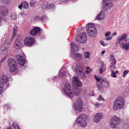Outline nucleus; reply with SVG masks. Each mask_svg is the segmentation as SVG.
Segmentation results:
<instances>
[{"label":"nucleus","instance_id":"f257e3e1","mask_svg":"<svg viewBox=\"0 0 129 129\" xmlns=\"http://www.w3.org/2000/svg\"><path fill=\"white\" fill-rule=\"evenodd\" d=\"M11 41L8 40L7 39L6 40L5 43L1 47L0 54L2 55H4V57L1 59L0 61L1 63L2 62L6 59L8 55L7 53L8 51V48L9 47L10 43Z\"/></svg>","mask_w":129,"mask_h":129},{"label":"nucleus","instance_id":"603ef678","mask_svg":"<svg viewBox=\"0 0 129 129\" xmlns=\"http://www.w3.org/2000/svg\"><path fill=\"white\" fill-rule=\"evenodd\" d=\"M5 38H2V39L1 40L2 41H4Z\"/></svg>","mask_w":129,"mask_h":129},{"label":"nucleus","instance_id":"473e14b6","mask_svg":"<svg viewBox=\"0 0 129 129\" xmlns=\"http://www.w3.org/2000/svg\"><path fill=\"white\" fill-rule=\"evenodd\" d=\"M18 29L17 27V26H15L14 27V32L13 34V36L14 35H15V34L16 33Z\"/></svg>","mask_w":129,"mask_h":129},{"label":"nucleus","instance_id":"c9c22d12","mask_svg":"<svg viewBox=\"0 0 129 129\" xmlns=\"http://www.w3.org/2000/svg\"><path fill=\"white\" fill-rule=\"evenodd\" d=\"M111 34V33L110 31H108V32L106 33L105 34V36L106 37H107V36H109Z\"/></svg>","mask_w":129,"mask_h":129},{"label":"nucleus","instance_id":"49530a36","mask_svg":"<svg viewBox=\"0 0 129 129\" xmlns=\"http://www.w3.org/2000/svg\"><path fill=\"white\" fill-rule=\"evenodd\" d=\"M124 127L125 128H126V129H128V125H127V124H125V125H124Z\"/></svg>","mask_w":129,"mask_h":129},{"label":"nucleus","instance_id":"7c9ffc66","mask_svg":"<svg viewBox=\"0 0 129 129\" xmlns=\"http://www.w3.org/2000/svg\"><path fill=\"white\" fill-rule=\"evenodd\" d=\"M90 55V52H85L84 53V57L86 58H88Z\"/></svg>","mask_w":129,"mask_h":129},{"label":"nucleus","instance_id":"6ab92c4d","mask_svg":"<svg viewBox=\"0 0 129 129\" xmlns=\"http://www.w3.org/2000/svg\"><path fill=\"white\" fill-rule=\"evenodd\" d=\"M22 43L20 40H16L15 44V47L17 49H19L21 48Z\"/></svg>","mask_w":129,"mask_h":129},{"label":"nucleus","instance_id":"f3484780","mask_svg":"<svg viewBox=\"0 0 129 129\" xmlns=\"http://www.w3.org/2000/svg\"><path fill=\"white\" fill-rule=\"evenodd\" d=\"M17 58V60L18 61V63L22 66L24 65L25 62V59H23L22 56L21 55H18L16 56Z\"/></svg>","mask_w":129,"mask_h":129},{"label":"nucleus","instance_id":"f8f14e48","mask_svg":"<svg viewBox=\"0 0 129 129\" xmlns=\"http://www.w3.org/2000/svg\"><path fill=\"white\" fill-rule=\"evenodd\" d=\"M74 80L72 82V84L74 86L73 87V89L75 88V87H80L82 85V82L78 80L77 77L74 76Z\"/></svg>","mask_w":129,"mask_h":129},{"label":"nucleus","instance_id":"2f4dec72","mask_svg":"<svg viewBox=\"0 0 129 129\" xmlns=\"http://www.w3.org/2000/svg\"><path fill=\"white\" fill-rule=\"evenodd\" d=\"M11 17L14 20H15L17 18V16L15 14L13 13H12L11 15Z\"/></svg>","mask_w":129,"mask_h":129},{"label":"nucleus","instance_id":"a211bd4d","mask_svg":"<svg viewBox=\"0 0 129 129\" xmlns=\"http://www.w3.org/2000/svg\"><path fill=\"white\" fill-rule=\"evenodd\" d=\"M105 17V15L104 11H102L96 17V19L99 20L103 19Z\"/></svg>","mask_w":129,"mask_h":129},{"label":"nucleus","instance_id":"c03bdc74","mask_svg":"<svg viewBox=\"0 0 129 129\" xmlns=\"http://www.w3.org/2000/svg\"><path fill=\"white\" fill-rule=\"evenodd\" d=\"M23 7V4H21L18 6V8L20 9H21Z\"/></svg>","mask_w":129,"mask_h":129},{"label":"nucleus","instance_id":"9b49d317","mask_svg":"<svg viewBox=\"0 0 129 129\" xmlns=\"http://www.w3.org/2000/svg\"><path fill=\"white\" fill-rule=\"evenodd\" d=\"M76 103V110L79 112L81 111L82 110V106L83 104L82 100L80 99H78L77 100Z\"/></svg>","mask_w":129,"mask_h":129},{"label":"nucleus","instance_id":"c756f323","mask_svg":"<svg viewBox=\"0 0 129 129\" xmlns=\"http://www.w3.org/2000/svg\"><path fill=\"white\" fill-rule=\"evenodd\" d=\"M75 55L76 56L79 60L82 59V55L81 54H79L78 53H77L75 54Z\"/></svg>","mask_w":129,"mask_h":129},{"label":"nucleus","instance_id":"052dcab7","mask_svg":"<svg viewBox=\"0 0 129 129\" xmlns=\"http://www.w3.org/2000/svg\"><path fill=\"white\" fill-rule=\"evenodd\" d=\"M5 3L6 4H7V3Z\"/></svg>","mask_w":129,"mask_h":129},{"label":"nucleus","instance_id":"cd10ccee","mask_svg":"<svg viewBox=\"0 0 129 129\" xmlns=\"http://www.w3.org/2000/svg\"><path fill=\"white\" fill-rule=\"evenodd\" d=\"M106 69L105 68L103 65L99 69L100 74H102L103 72Z\"/></svg>","mask_w":129,"mask_h":129},{"label":"nucleus","instance_id":"2eb2a0df","mask_svg":"<svg viewBox=\"0 0 129 129\" xmlns=\"http://www.w3.org/2000/svg\"><path fill=\"white\" fill-rule=\"evenodd\" d=\"M8 14V10L6 7L0 6V15L6 16Z\"/></svg>","mask_w":129,"mask_h":129},{"label":"nucleus","instance_id":"ea45409f","mask_svg":"<svg viewBox=\"0 0 129 129\" xmlns=\"http://www.w3.org/2000/svg\"><path fill=\"white\" fill-rule=\"evenodd\" d=\"M121 41V40H118L117 39V40L116 42V45H118L119 44H120V41Z\"/></svg>","mask_w":129,"mask_h":129},{"label":"nucleus","instance_id":"393cba45","mask_svg":"<svg viewBox=\"0 0 129 129\" xmlns=\"http://www.w3.org/2000/svg\"><path fill=\"white\" fill-rule=\"evenodd\" d=\"M12 126L14 129H20L18 124L15 122H14L13 123Z\"/></svg>","mask_w":129,"mask_h":129},{"label":"nucleus","instance_id":"1a4fd4ad","mask_svg":"<svg viewBox=\"0 0 129 129\" xmlns=\"http://www.w3.org/2000/svg\"><path fill=\"white\" fill-rule=\"evenodd\" d=\"M86 34L85 33L83 32L77 37L76 41L79 43H84L86 41Z\"/></svg>","mask_w":129,"mask_h":129},{"label":"nucleus","instance_id":"e433bc0d","mask_svg":"<svg viewBox=\"0 0 129 129\" xmlns=\"http://www.w3.org/2000/svg\"><path fill=\"white\" fill-rule=\"evenodd\" d=\"M92 70V69H91L90 70H87L85 71V73L86 74H89L90 73V71Z\"/></svg>","mask_w":129,"mask_h":129},{"label":"nucleus","instance_id":"72a5a7b5","mask_svg":"<svg viewBox=\"0 0 129 129\" xmlns=\"http://www.w3.org/2000/svg\"><path fill=\"white\" fill-rule=\"evenodd\" d=\"M128 72H129V70L127 71V70H125L123 72V75H122V76L123 77H125V75L128 73Z\"/></svg>","mask_w":129,"mask_h":129},{"label":"nucleus","instance_id":"b1692460","mask_svg":"<svg viewBox=\"0 0 129 129\" xmlns=\"http://www.w3.org/2000/svg\"><path fill=\"white\" fill-rule=\"evenodd\" d=\"M23 4V7L25 9H27L29 7V4L26 2L23 1L22 3Z\"/></svg>","mask_w":129,"mask_h":129},{"label":"nucleus","instance_id":"58836bf2","mask_svg":"<svg viewBox=\"0 0 129 129\" xmlns=\"http://www.w3.org/2000/svg\"><path fill=\"white\" fill-rule=\"evenodd\" d=\"M89 96H93L94 95V93L93 92L91 91L89 93Z\"/></svg>","mask_w":129,"mask_h":129},{"label":"nucleus","instance_id":"3c124183","mask_svg":"<svg viewBox=\"0 0 129 129\" xmlns=\"http://www.w3.org/2000/svg\"><path fill=\"white\" fill-rule=\"evenodd\" d=\"M116 33L115 32L113 33V36H115V35H116Z\"/></svg>","mask_w":129,"mask_h":129},{"label":"nucleus","instance_id":"20e7f679","mask_svg":"<svg viewBox=\"0 0 129 129\" xmlns=\"http://www.w3.org/2000/svg\"><path fill=\"white\" fill-rule=\"evenodd\" d=\"M87 34L91 37H94L96 35L97 30L92 24L88 23L86 27Z\"/></svg>","mask_w":129,"mask_h":129},{"label":"nucleus","instance_id":"37998d69","mask_svg":"<svg viewBox=\"0 0 129 129\" xmlns=\"http://www.w3.org/2000/svg\"><path fill=\"white\" fill-rule=\"evenodd\" d=\"M112 38V37H107L106 39V40H111Z\"/></svg>","mask_w":129,"mask_h":129},{"label":"nucleus","instance_id":"c85d7f7f","mask_svg":"<svg viewBox=\"0 0 129 129\" xmlns=\"http://www.w3.org/2000/svg\"><path fill=\"white\" fill-rule=\"evenodd\" d=\"M129 48V43H125L123 45V48L124 49L127 50Z\"/></svg>","mask_w":129,"mask_h":129},{"label":"nucleus","instance_id":"13d9d810","mask_svg":"<svg viewBox=\"0 0 129 129\" xmlns=\"http://www.w3.org/2000/svg\"><path fill=\"white\" fill-rule=\"evenodd\" d=\"M7 109H9V108L8 107V108H7Z\"/></svg>","mask_w":129,"mask_h":129},{"label":"nucleus","instance_id":"0eeeda50","mask_svg":"<svg viewBox=\"0 0 129 129\" xmlns=\"http://www.w3.org/2000/svg\"><path fill=\"white\" fill-rule=\"evenodd\" d=\"M24 45L26 46L31 47L33 46L35 43L34 39L31 37H26L24 40Z\"/></svg>","mask_w":129,"mask_h":129},{"label":"nucleus","instance_id":"4d7b16f0","mask_svg":"<svg viewBox=\"0 0 129 129\" xmlns=\"http://www.w3.org/2000/svg\"><path fill=\"white\" fill-rule=\"evenodd\" d=\"M79 64L77 63V64L76 65H77V66Z\"/></svg>","mask_w":129,"mask_h":129},{"label":"nucleus","instance_id":"ddd939ff","mask_svg":"<svg viewBox=\"0 0 129 129\" xmlns=\"http://www.w3.org/2000/svg\"><path fill=\"white\" fill-rule=\"evenodd\" d=\"M103 2L106 9H109L113 5V4L111 0H103Z\"/></svg>","mask_w":129,"mask_h":129},{"label":"nucleus","instance_id":"5fc2aeb1","mask_svg":"<svg viewBox=\"0 0 129 129\" xmlns=\"http://www.w3.org/2000/svg\"><path fill=\"white\" fill-rule=\"evenodd\" d=\"M8 129H12L11 127H9L8 128Z\"/></svg>","mask_w":129,"mask_h":129},{"label":"nucleus","instance_id":"4c0bfd02","mask_svg":"<svg viewBox=\"0 0 129 129\" xmlns=\"http://www.w3.org/2000/svg\"><path fill=\"white\" fill-rule=\"evenodd\" d=\"M111 75L113 77H116V75L114 71H112Z\"/></svg>","mask_w":129,"mask_h":129},{"label":"nucleus","instance_id":"8fccbe9b","mask_svg":"<svg viewBox=\"0 0 129 129\" xmlns=\"http://www.w3.org/2000/svg\"><path fill=\"white\" fill-rule=\"evenodd\" d=\"M90 69L88 67H87L86 68V69L87 70H90Z\"/></svg>","mask_w":129,"mask_h":129},{"label":"nucleus","instance_id":"f704fd0d","mask_svg":"<svg viewBox=\"0 0 129 129\" xmlns=\"http://www.w3.org/2000/svg\"><path fill=\"white\" fill-rule=\"evenodd\" d=\"M100 43L103 46H106L108 45V44L106 43H104L102 41H100Z\"/></svg>","mask_w":129,"mask_h":129},{"label":"nucleus","instance_id":"4be33fe9","mask_svg":"<svg viewBox=\"0 0 129 129\" xmlns=\"http://www.w3.org/2000/svg\"><path fill=\"white\" fill-rule=\"evenodd\" d=\"M71 45L72 48L75 51H77L79 49V48L74 43H72Z\"/></svg>","mask_w":129,"mask_h":129},{"label":"nucleus","instance_id":"aec40b11","mask_svg":"<svg viewBox=\"0 0 129 129\" xmlns=\"http://www.w3.org/2000/svg\"><path fill=\"white\" fill-rule=\"evenodd\" d=\"M110 60L111 61H113L112 63V65L110 67V68L113 67L114 68H115L116 67H115V66L116 64V60L113 55L112 54L110 55Z\"/></svg>","mask_w":129,"mask_h":129},{"label":"nucleus","instance_id":"79ce46f5","mask_svg":"<svg viewBox=\"0 0 129 129\" xmlns=\"http://www.w3.org/2000/svg\"><path fill=\"white\" fill-rule=\"evenodd\" d=\"M103 99V98L101 96V95H100L98 98V99L99 100H102Z\"/></svg>","mask_w":129,"mask_h":129},{"label":"nucleus","instance_id":"a878e982","mask_svg":"<svg viewBox=\"0 0 129 129\" xmlns=\"http://www.w3.org/2000/svg\"><path fill=\"white\" fill-rule=\"evenodd\" d=\"M126 34H124L122 35L121 37H118V39L122 41L124 39H126Z\"/></svg>","mask_w":129,"mask_h":129},{"label":"nucleus","instance_id":"9d476101","mask_svg":"<svg viewBox=\"0 0 129 129\" xmlns=\"http://www.w3.org/2000/svg\"><path fill=\"white\" fill-rule=\"evenodd\" d=\"M63 90L69 96L72 97L73 96V94L71 91L70 88V85L68 83H66L64 85Z\"/></svg>","mask_w":129,"mask_h":129},{"label":"nucleus","instance_id":"bb28decb","mask_svg":"<svg viewBox=\"0 0 129 129\" xmlns=\"http://www.w3.org/2000/svg\"><path fill=\"white\" fill-rule=\"evenodd\" d=\"M80 93L79 90L77 89L74 90L73 94H74L75 95H79ZM72 93L73 94V93Z\"/></svg>","mask_w":129,"mask_h":129},{"label":"nucleus","instance_id":"a19ab883","mask_svg":"<svg viewBox=\"0 0 129 129\" xmlns=\"http://www.w3.org/2000/svg\"><path fill=\"white\" fill-rule=\"evenodd\" d=\"M95 105L96 107L98 108H99L101 106V104H100L98 103H96L95 104Z\"/></svg>","mask_w":129,"mask_h":129},{"label":"nucleus","instance_id":"423d86ee","mask_svg":"<svg viewBox=\"0 0 129 129\" xmlns=\"http://www.w3.org/2000/svg\"><path fill=\"white\" fill-rule=\"evenodd\" d=\"M9 78L6 75H2L0 78V94L3 92L4 85L8 81Z\"/></svg>","mask_w":129,"mask_h":129},{"label":"nucleus","instance_id":"7ed1b4c3","mask_svg":"<svg viewBox=\"0 0 129 129\" xmlns=\"http://www.w3.org/2000/svg\"><path fill=\"white\" fill-rule=\"evenodd\" d=\"M124 105L123 98L119 97L114 101L113 107V110L117 111L123 108Z\"/></svg>","mask_w":129,"mask_h":129},{"label":"nucleus","instance_id":"f03ea898","mask_svg":"<svg viewBox=\"0 0 129 129\" xmlns=\"http://www.w3.org/2000/svg\"><path fill=\"white\" fill-rule=\"evenodd\" d=\"M94 77L96 80L97 86L99 90L100 91H103V89L102 86L100 84V83L101 85L104 87H107L109 86V82L105 78L102 79L101 78H99L95 75L94 76Z\"/></svg>","mask_w":129,"mask_h":129},{"label":"nucleus","instance_id":"6e6d98bb","mask_svg":"<svg viewBox=\"0 0 129 129\" xmlns=\"http://www.w3.org/2000/svg\"><path fill=\"white\" fill-rule=\"evenodd\" d=\"M83 74H84V76L85 75V74L84 73H83Z\"/></svg>","mask_w":129,"mask_h":129},{"label":"nucleus","instance_id":"09e8293b","mask_svg":"<svg viewBox=\"0 0 129 129\" xmlns=\"http://www.w3.org/2000/svg\"><path fill=\"white\" fill-rule=\"evenodd\" d=\"M105 50L103 51L101 53V55H103L105 53Z\"/></svg>","mask_w":129,"mask_h":129},{"label":"nucleus","instance_id":"bf43d9fd","mask_svg":"<svg viewBox=\"0 0 129 129\" xmlns=\"http://www.w3.org/2000/svg\"><path fill=\"white\" fill-rule=\"evenodd\" d=\"M56 78V77H55L54 78V79H55V78Z\"/></svg>","mask_w":129,"mask_h":129},{"label":"nucleus","instance_id":"680f3d73","mask_svg":"<svg viewBox=\"0 0 129 129\" xmlns=\"http://www.w3.org/2000/svg\"><path fill=\"white\" fill-rule=\"evenodd\" d=\"M128 43H129V42H128Z\"/></svg>","mask_w":129,"mask_h":129},{"label":"nucleus","instance_id":"5701e85b","mask_svg":"<svg viewBox=\"0 0 129 129\" xmlns=\"http://www.w3.org/2000/svg\"><path fill=\"white\" fill-rule=\"evenodd\" d=\"M86 118L87 115L85 114H83L80 115L79 117L77 120H85V119H86Z\"/></svg>","mask_w":129,"mask_h":129},{"label":"nucleus","instance_id":"864d4df0","mask_svg":"<svg viewBox=\"0 0 129 129\" xmlns=\"http://www.w3.org/2000/svg\"><path fill=\"white\" fill-rule=\"evenodd\" d=\"M118 72V71H116L115 72V74H117V73Z\"/></svg>","mask_w":129,"mask_h":129},{"label":"nucleus","instance_id":"dca6fc26","mask_svg":"<svg viewBox=\"0 0 129 129\" xmlns=\"http://www.w3.org/2000/svg\"><path fill=\"white\" fill-rule=\"evenodd\" d=\"M103 115L102 113H96L93 119L94 121L96 123L99 122L100 119L102 118Z\"/></svg>","mask_w":129,"mask_h":129},{"label":"nucleus","instance_id":"de8ad7c7","mask_svg":"<svg viewBox=\"0 0 129 129\" xmlns=\"http://www.w3.org/2000/svg\"><path fill=\"white\" fill-rule=\"evenodd\" d=\"M35 5V4L33 3V4H30V6L31 7H33L34 6V5Z\"/></svg>","mask_w":129,"mask_h":129},{"label":"nucleus","instance_id":"a18cd8bd","mask_svg":"<svg viewBox=\"0 0 129 129\" xmlns=\"http://www.w3.org/2000/svg\"><path fill=\"white\" fill-rule=\"evenodd\" d=\"M39 19V17L37 16L35 17V20H37Z\"/></svg>","mask_w":129,"mask_h":129},{"label":"nucleus","instance_id":"6e6552de","mask_svg":"<svg viewBox=\"0 0 129 129\" xmlns=\"http://www.w3.org/2000/svg\"><path fill=\"white\" fill-rule=\"evenodd\" d=\"M120 122V119L116 116L111 118L110 121V126L113 128L117 126V125Z\"/></svg>","mask_w":129,"mask_h":129},{"label":"nucleus","instance_id":"4468645a","mask_svg":"<svg viewBox=\"0 0 129 129\" xmlns=\"http://www.w3.org/2000/svg\"><path fill=\"white\" fill-rule=\"evenodd\" d=\"M41 30L40 28L36 27L30 31L29 33L32 35L35 36L40 32Z\"/></svg>","mask_w":129,"mask_h":129},{"label":"nucleus","instance_id":"412c9836","mask_svg":"<svg viewBox=\"0 0 129 129\" xmlns=\"http://www.w3.org/2000/svg\"><path fill=\"white\" fill-rule=\"evenodd\" d=\"M76 122L83 127H85L87 125V123L85 120H77Z\"/></svg>","mask_w":129,"mask_h":129},{"label":"nucleus","instance_id":"39448f33","mask_svg":"<svg viewBox=\"0 0 129 129\" xmlns=\"http://www.w3.org/2000/svg\"><path fill=\"white\" fill-rule=\"evenodd\" d=\"M8 62L10 67V71L11 72H18V69L17 68V64L15 60L12 58H10L8 59Z\"/></svg>","mask_w":129,"mask_h":129}]
</instances>
